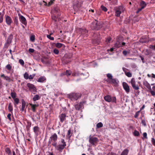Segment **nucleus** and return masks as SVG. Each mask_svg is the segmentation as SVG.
I'll return each mask as SVG.
<instances>
[{
  "label": "nucleus",
  "mask_w": 155,
  "mask_h": 155,
  "mask_svg": "<svg viewBox=\"0 0 155 155\" xmlns=\"http://www.w3.org/2000/svg\"><path fill=\"white\" fill-rule=\"evenodd\" d=\"M34 51H35L34 49H32V48H29L28 50L31 53L34 52Z\"/></svg>",
  "instance_id": "13d9d810"
},
{
  "label": "nucleus",
  "mask_w": 155,
  "mask_h": 155,
  "mask_svg": "<svg viewBox=\"0 0 155 155\" xmlns=\"http://www.w3.org/2000/svg\"><path fill=\"white\" fill-rule=\"evenodd\" d=\"M32 110L33 112H35V111L36 109L35 107L38 106V104H30Z\"/></svg>",
  "instance_id": "5701e85b"
},
{
  "label": "nucleus",
  "mask_w": 155,
  "mask_h": 155,
  "mask_svg": "<svg viewBox=\"0 0 155 155\" xmlns=\"http://www.w3.org/2000/svg\"><path fill=\"white\" fill-rule=\"evenodd\" d=\"M14 23L16 25H18V17L17 16L15 17L14 19Z\"/></svg>",
  "instance_id": "473e14b6"
},
{
  "label": "nucleus",
  "mask_w": 155,
  "mask_h": 155,
  "mask_svg": "<svg viewBox=\"0 0 155 155\" xmlns=\"http://www.w3.org/2000/svg\"><path fill=\"white\" fill-rule=\"evenodd\" d=\"M96 126L97 128H100L103 127V124L101 122H99L97 124Z\"/></svg>",
  "instance_id": "4c0bfd02"
},
{
  "label": "nucleus",
  "mask_w": 155,
  "mask_h": 155,
  "mask_svg": "<svg viewBox=\"0 0 155 155\" xmlns=\"http://www.w3.org/2000/svg\"><path fill=\"white\" fill-rule=\"evenodd\" d=\"M107 155H117V154L113 152L109 153H108Z\"/></svg>",
  "instance_id": "052dcab7"
},
{
  "label": "nucleus",
  "mask_w": 155,
  "mask_h": 155,
  "mask_svg": "<svg viewBox=\"0 0 155 155\" xmlns=\"http://www.w3.org/2000/svg\"><path fill=\"white\" fill-rule=\"evenodd\" d=\"M13 38V35L11 34L8 37L6 40V42L5 44H7L8 45L10 44L12 42V40Z\"/></svg>",
  "instance_id": "ddd939ff"
},
{
  "label": "nucleus",
  "mask_w": 155,
  "mask_h": 155,
  "mask_svg": "<svg viewBox=\"0 0 155 155\" xmlns=\"http://www.w3.org/2000/svg\"><path fill=\"white\" fill-rule=\"evenodd\" d=\"M26 105V102L24 99L21 100V110L23 112L24 110Z\"/></svg>",
  "instance_id": "a211bd4d"
},
{
  "label": "nucleus",
  "mask_w": 155,
  "mask_h": 155,
  "mask_svg": "<svg viewBox=\"0 0 155 155\" xmlns=\"http://www.w3.org/2000/svg\"><path fill=\"white\" fill-rule=\"evenodd\" d=\"M8 109L10 112L12 113L13 107L11 103H10L8 105Z\"/></svg>",
  "instance_id": "2f4dec72"
},
{
  "label": "nucleus",
  "mask_w": 155,
  "mask_h": 155,
  "mask_svg": "<svg viewBox=\"0 0 155 155\" xmlns=\"http://www.w3.org/2000/svg\"><path fill=\"white\" fill-rule=\"evenodd\" d=\"M46 80V79L45 77L42 76L40 77L39 78H38L37 81L38 82L42 83L44 81H45Z\"/></svg>",
  "instance_id": "b1692460"
},
{
  "label": "nucleus",
  "mask_w": 155,
  "mask_h": 155,
  "mask_svg": "<svg viewBox=\"0 0 155 155\" xmlns=\"http://www.w3.org/2000/svg\"><path fill=\"white\" fill-rule=\"evenodd\" d=\"M107 77V79L106 80L107 82L109 81L110 80L112 79L113 78V76L112 74L110 73H108L106 75Z\"/></svg>",
  "instance_id": "c85d7f7f"
},
{
  "label": "nucleus",
  "mask_w": 155,
  "mask_h": 155,
  "mask_svg": "<svg viewBox=\"0 0 155 155\" xmlns=\"http://www.w3.org/2000/svg\"><path fill=\"white\" fill-rule=\"evenodd\" d=\"M131 83L132 86L133 88L135 90H138L139 88L138 86L136 85V82L135 79L134 78H132L131 81Z\"/></svg>",
  "instance_id": "1a4fd4ad"
},
{
  "label": "nucleus",
  "mask_w": 155,
  "mask_h": 155,
  "mask_svg": "<svg viewBox=\"0 0 155 155\" xmlns=\"http://www.w3.org/2000/svg\"><path fill=\"white\" fill-rule=\"evenodd\" d=\"M34 132L35 134L38 135L40 132V128L38 126H35L33 128Z\"/></svg>",
  "instance_id": "dca6fc26"
},
{
  "label": "nucleus",
  "mask_w": 155,
  "mask_h": 155,
  "mask_svg": "<svg viewBox=\"0 0 155 155\" xmlns=\"http://www.w3.org/2000/svg\"><path fill=\"white\" fill-rule=\"evenodd\" d=\"M101 8L102 10L103 11H104L105 12H106L107 10V8L103 5H102L101 6Z\"/></svg>",
  "instance_id": "a19ab883"
},
{
  "label": "nucleus",
  "mask_w": 155,
  "mask_h": 155,
  "mask_svg": "<svg viewBox=\"0 0 155 155\" xmlns=\"http://www.w3.org/2000/svg\"><path fill=\"white\" fill-rule=\"evenodd\" d=\"M98 140L97 138L95 137H91L89 139V142L93 145L97 143Z\"/></svg>",
  "instance_id": "9b49d317"
},
{
  "label": "nucleus",
  "mask_w": 155,
  "mask_h": 155,
  "mask_svg": "<svg viewBox=\"0 0 155 155\" xmlns=\"http://www.w3.org/2000/svg\"><path fill=\"white\" fill-rule=\"evenodd\" d=\"M141 123L143 124V125L144 126H146V124L145 120H142L141 121Z\"/></svg>",
  "instance_id": "6e6d98bb"
},
{
  "label": "nucleus",
  "mask_w": 155,
  "mask_h": 155,
  "mask_svg": "<svg viewBox=\"0 0 155 155\" xmlns=\"http://www.w3.org/2000/svg\"><path fill=\"white\" fill-rule=\"evenodd\" d=\"M34 77V75H30L28 77V78L30 79H33Z\"/></svg>",
  "instance_id": "680f3d73"
},
{
  "label": "nucleus",
  "mask_w": 155,
  "mask_h": 155,
  "mask_svg": "<svg viewBox=\"0 0 155 155\" xmlns=\"http://www.w3.org/2000/svg\"><path fill=\"white\" fill-rule=\"evenodd\" d=\"M122 84L123 88L126 93H129L130 91V89L128 85L125 82H123Z\"/></svg>",
  "instance_id": "9d476101"
},
{
  "label": "nucleus",
  "mask_w": 155,
  "mask_h": 155,
  "mask_svg": "<svg viewBox=\"0 0 155 155\" xmlns=\"http://www.w3.org/2000/svg\"><path fill=\"white\" fill-rule=\"evenodd\" d=\"M81 96V94L79 93H72L68 95V97L72 101L77 100Z\"/></svg>",
  "instance_id": "7ed1b4c3"
},
{
  "label": "nucleus",
  "mask_w": 155,
  "mask_h": 155,
  "mask_svg": "<svg viewBox=\"0 0 155 155\" xmlns=\"http://www.w3.org/2000/svg\"><path fill=\"white\" fill-rule=\"evenodd\" d=\"M123 70L124 72L125 75L128 77L130 78L132 76V74L130 72H127V71L128 70L127 69L125 68H123Z\"/></svg>",
  "instance_id": "f3484780"
},
{
  "label": "nucleus",
  "mask_w": 155,
  "mask_h": 155,
  "mask_svg": "<svg viewBox=\"0 0 155 155\" xmlns=\"http://www.w3.org/2000/svg\"><path fill=\"white\" fill-rule=\"evenodd\" d=\"M55 1V0H51L50 1V2H48V6H50L51 5L53 4L54 1Z\"/></svg>",
  "instance_id": "8fccbe9b"
},
{
  "label": "nucleus",
  "mask_w": 155,
  "mask_h": 155,
  "mask_svg": "<svg viewBox=\"0 0 155 155\" xmlns=\"http://www.w3.org/2000/svg\"><path fill=\"white\" fill-rule=\"evenodd\" d=\"M3 20V15H2L0 17V23L2 22Z\"/></svg>",
  "instance_id": "5fc2aeb1"
},
{
  "label": "nucleus",
  "mask_w": 155,
  "mask_h": 155,
  "mask_svg": "<svg viewBox=\"0 0 155 155\" xmlns=\"http://www.w3.org/2000/svg\"><path fill=\"white\" fill-rule=\"evenodd\" d=\"M145 105L144 104L143 105L142 107H141V108H140L139 111H141L142 110H143L145 108Z\"/></svg>",
  "instance_id": "e2e57ef3"
},
{
  "label": "nucleus",
  "mask_w": 155,
  "mask_h": 155,
  "mask_svg": "<svg viewBox=\"0 0 155 155\" xmlns=\"http://www.w3.org/2000/svg\"><path fill=\"white\" fill-rule=\"evenodd\" d=\"M146 53H145L146 55H148L149 54V52L147 49L146 50Z\"/></svg>",
  "instance_id": "774afa93"
},
{
  "label": "nucleus",
  "mask_w": 155,
  "mask_h": 155,
  "mask_svg": "<svg viewBox=\"0 0 155 155\" xmlns=\"http://www.w3.org/2000/svg\"><path fill=\"white\" fill-rule=\"evenodd\" d=\"M11 95L12 97L13 98H15V97H16V94L15 92H11Z\"/></svg>",
  "instance_id": "58836bf2"
},
{
  "label": "nucleus",
  "mask_w": 155,
  "mask_h": 155,
  "mask_svg": "<svg viewBox=\"0 0 155 155\" xmlns=\"http://www.w3.org/2000/svg\"><path fill=\"white\" fill-rule=\"evenodd\" d=\"M53 52L54 53L56 54H58L59 53V50L56 48H54V49Z\"/></svg>",
  "instance_id": "79ce46f5"
},
{
  "label": "nucleus",
  "mask_w": 155,
  "mask_h": 155,
  "mask_svg": "<svg viewBox=\"0 0 155 155\" xmlns=\"http://www.w3.org/2000/svg\"><path fill=\"white\" fill-rule=\"evenodd\" d=\"M65 75L67 76H68L71 75V72L70 70H67L65 72Z\"/></svg>",
  "instance_id": "f704fd0d"
},
{
  "label": "nucleus",
  "mask_w": 155,
  "mask_h": 155,
  "mask_svg": "<svg viewBox=\"0 0 155 155\" xmlns=\"http://www.w3.org/2000/svg\"><path fill=\"white\" fill-rule=\"evenodd\" d=\"M111 38H107L106 40V42L107 43L109 42Z\"/></svg>",
  "instance_id": "0e129e2a"
},
{
  "label": "nucleus",
  "mask_w": 155,
  "mask_h": 155,
  "mask_svg": "<svg viewBox=\"0 0 155 155\" xmlns=\"http://www.w3.org/2000/svg\"><path fill=\"white\" fill-rule=\"evenodd\" d=\"M149 47L150 48L155 50V45H150Z\"/></svg>",
  "instance_id": "3c124183"
},
{
  "label": "nucleus",
  "mask_w": 155,
  "mask_h": 155,
  "mask_svg": "<svg viewBox=\"0 0 155 155\" xmlns=\"http://www.w3.org/2000/svg\"><path fill=\"white\" fill-rule=\"evenodd\" d=\"M115 16L117 17L120 16V14L122 12L124 11L125 8L122 6H119L115 8Z\"/></svg>",
  "instance_id": "39448f33"
},
{
  "label": "nucleus",
  "mask_w": 155,
  "mask_h": 155,
  "mask_svg": "<svg viewBox=\"0 0 155 155\" xmlns=\"http://www.w3.org/2000/svg\"><path fill=\"white\" fill-rule=\"evenodd\" d=\"M66 115L65 114L62 113L59 116V117L60 118V121L61 123H63L64 120H66Z\"/></svg>",
  "instance_id": "f8f14e48"
},
{
  "label": "nucleus",
  "mask_w": 155,
  "mask_h": 155,
  "mask_svg": "<svg viewBox=\"0 0 155 155\" xmlns=\"http://www.w3.org/2000/svg\"><path fill=\"white\" fill-rule=\"evenodd\" d=\"M65 75V72H63V73H61V74L60 76L61 77H62Z\"/></svg>",
  "instance_id": "338daca9"
},
{
  "label": "nucleus",
  "mask_w": 155,
  "mask_h": 155,
  "mask_svg": "<svg viewBox=\"0 0 155 155\" xmlns=\"http://www.w3.org/2000/svg\"><path fill=\"white\" fill-rule=\"evenodd\" d=\"M5 68L9 71V72L11 71L12 66L10 64H8L5 66Z\"/></svg>",
  "instance_id": "7c9ffc66"
},
{
  "label": "nucleus",
  "mask_w": 155,
  "mask_h": 155,
  "mask_svg": "<svg viewBox=\"0 0 155 155\" xmlns=\"http://www.w3.org/2000/svg\"><path fill=\"white\" fill-rule=\"evenodd\" d=\"M80 31L81 35H84L86 37H87V33L88 31L86 29L81 28L80 29Z\"/></svg>",
  "instance_id": "aec40b11"
},
{
  "label": "nucleus",
  "mask_w": 155,
  "mask_h": 155,
  "mask_svg": "<svg viewBox=\"0 0 155 155\" xmlns=\"http://www.w3.org/2000/svg\"><path fill=\"white\" fill-rule=\"evenodd\" d=\"M104 99L106 101L108 102H112L115 103H116V99L115 97H112L110 95H107L104 97Z\"/></svg>",
  "instance_id": "423d86ee"
},
{
  "label": "nucleus",
  "mask_w": 155,
  "mask_h": 155,
  "mask_svg": "<svg viewBox=\"0 0 155 155\" xmlns=\"http://www.w3.org/2000/svg\"><path fill=\"white\" fill-rule=\"evenodd\" d=\"M107 82L110 83L114 86H117V82L116 79L115 78H112V79L110 80Z\"/></svg>",
  "instance_id": "2eb2a0df"
},
{
  "label": "nucleus",
  "mask_w": 155,
  "mask_h": 155,
  "mask_svg": "<svg viewBox=\"0 0 155 155\" xmlns=\"http://www.w3.org/2000/svg\"><path fill=\"white\" fill-rule=\"evenodd\" d=\"M129 150L127 149H125L121 153L120 155H127Z\"/></svg>",
  "instance_id": "c756f323"
},
{
  "label": "nucleus",
  "mask_w": 155,
  "mask_h": 155,
  "mask_svg": "<svg viewBox=\"0 0 155 155\" xmlns=\"http://www.w3.org/2000/svg\"><path fill=\"white\" fill-rule=\"evenodd\" d=\"M147 5L146 3L143 1H142L140 3V6L142 8V9H143L145 8Z\"/></svg>",
  "instance_id": "cd10ccee"
},
{
  "label": "nucleus",
  "mask_w": 155,
  "mask_h": 155,
  "mask_svg": "<svg viewBox=\"0 0 155 155\" xmlns=\"http://www.w3.org/2000/svg\"><path fill=\"white\" fill-rule=\"evenodd\" d=\"M103 22L95 20L91 23V28L92 30H98L102 27Z\"/></svg>",
  "instance_id": "f03ea898"
},
{
  "label": "nucleus",
  "mask_w": 155,
  "mask_h": 155,
  "mask_svg": "<svg viewBox=\"0 0 155 155\" xmlns=\"http://www.w3.org/2000/svg\"><path fill=\"white\" fill-rule=\"evenodd\" d=\"M140 112V111L139 110L135 114L134 116V117L135 118H137L138 117Z\"/></svg>",
  "instance_id": "a18cd8bd"
},
{
  "label": "nucleus",
  "mask_w": 155,
  "mask_h": 155,
  "mask_svg": "<svg viewBox=\"0 0 155 155\" xmlns=\"http://www.w3.org/2000/svg\"><path fill=\"white\" fill-rule=\"evenodd\" d=\"M30 40L34 42L35 40V36L34 35H32L31 36L30 38Z\"/></svg>",
  "instance_id": "c03bdc74"
},
{
  "label": "nucleus",
  "mask_w": 155,
  "mask_h": 155,
  "mask_svg": "<svg viewBox=\"0 0 155 155\" xmlns=\"http://www.w3.org/2000/svg\"><path fill=\"white\" fill-rule=\"evenodd\" d=\"M20 21L24 25H26L27 22L26 18L22 15H20L19 17Z\"/></svg>",
  "instance_id": "4468645a"
},
{
  "label": "nucleus",
  "mask_w": 155,
  "mask_h": 155,
  "mask_svg": "<svg viewBox=\"0 0 155 155\" xmlns=\"http://www.w3.org/2000/svg\"><path fill=\"white\" fill-rule=\"evenodd\" d=\"M52 145L54 147L55 149L59 152H61L63 150L66 146V144L64 139H61L59 141L58 144L57 145V143L56 142H52Z\"/></svg>",
  "instance_id": "f257e3e1"
},
{
  "label": "nucleus",
  "mask_w": 155,
  "mask_h": 155,
  "mask_svg": "<svg viewBox=\"0 0 155 155\" xmlns=\"http://www.w3.org/2000/svg\"><path fill=\"white\" fill-rule=\"evenodd\" d=\"M0 77L3 78L4 79L8 82H10L11 81V79L10 77L8 76L5 75L4 74H3L1 75Z\"/></svg>",
  "instance_id": "412c9836"
},
{
  "label": "nucleus",
  "mask_w": 155,
  "mask_h": 155,
  "mask_svg": "<svg viewBox=\"0 0 155 155\" xmlns=\"http://www.w3.org/2000/svg\"><path fill=\"white\" fill-rule=\"evenodd\" d=\"M82 106L81 103H78L74 105L75 109L78 110H80L82 108Z\"/></svg>",
  "instance_id": "4be33fe9"
},
{
  "label": "nucleus",
  "mask_w": 155,
  "mask_h": 155,
  "mask_svg": "<svg viewBox=\"0 0 155 155\" xmlns=\"http://www.w3.org/2000/svg\"><path fill=\"white\" fill-rule=\"evenodd\" d=\"M58 136L56 133H54L52 134L50 137L49 141L48 143V146L50 147V145L52 142H56L58 139Z\"/></svg>",
  "instance_id": "20e7f679"
},
{
  "label": "nucleus",
  "mask_w": 155,
  "mask_h": 155,
  "mask_svg": "<svg viewBox=\"0 0 155 155\" xmlns=\"http://www.w3.org/2000/svg\"><path fill=\"white\" fill-rule=\"evenodd\" d=\"M147 134L146 132H144L143 134V136L144 138L145 139H147Z\"/></svg>",
  "instance_id": "864d4df0"
},
{
  "label": "nucleus",
  "mask_w": 155,
  "mask_h": 155,
  "mask_svg": "<svg viewBox=\"0 0 155 155\" xmlns=\"http://www.w3.org/2000/svg\"><path fill=\"white\" fill-rule=\"evenodd\" d=\"M124 56H126L127 54V52L126 51H123L122 52Z\"/></svg>",
  "instance_id": "bf43d9fd"
},
{
  "label": "nucleus",
  "mask_w": 155,
  "mask_h": 155,
  "mask_svg": "<svg viewBox=\"0 0 155 155\" xmlns=\"http://www.w3.org/2000/svg\"><path fill=\"white\" fill-rule=\"evenodd\" d=\"M27 86L28 87L29 91L31 92H36V87L33 84L28 83L27 84Z\"/></svg>",
  "instance_id": "6e6552de"
},
{
  "label": "nucleus",
  "mask_w": 155,
  "mask_h": 155,
  "mask_svg": "<svg viewBox=\"0 0 155 155\" xmlns=\"http://www.w3.org/2000/svg\"><path fill=\"white\" fill-rule=\"evenodd\" d=\"M5 151L6 153L8 155H12V152L9 148H6L5 149Z\"/></svg>",
  "instance_id": "393cba45"
},
{
  "label": "nucleus",
  "mask_w": 155,
  "mask_h": 155,
  "mask_svg": "<svg viewBox=\"0 0 155 155\" xmlns=\"http://www.w3.org/2000/svg\"><path fill=\"white\" fill-rule=\"evenodd\" d=\"M86 102V101H82L81 102H80L79 103H81L82 106H83V104H84Z\"/></svg>",
  "instance_id": "69168bd1"
},
{
  "label": "nucleus",
  "mask_w": 155,
  "mask_h": 155,
  "mask_svg": "<svg viewBox=\"0 0 155 155\" xmlns=\"http://www.w3.org/2000/svg\"><path fill=\"white\" fill-rule=\"evenodd\" d=\"M41 98V97L38 95H35L33 98V100L35 101H36L39 100Z\"/></svg>",
  "instance_id": "bb28decb"
},
{
  "label": "nucleus",
  "mask_w": 155,
  "mask_h": 155,
  "mask_svg": "<svg viewBox=\"0 0 155 155\" xmlns=\"http://www.w3.org/2000/svg\"><path fill=\"white\" fill-rule=\"evenodd\" d=\"M151 143L155 147V139L153 138H151Z\"/></svg>",
  "instance_id": "09e8293b"
},
{
  "label": "nucleus",
  "mask_w": 155,
  "mask_h": 155,
  "mask_svg": "<svg viewBox=\"0 0 155 155\" xmlns=\"http://www.w3.org/2000/svg\"><path fill=\"white\" fill-rule=\"evenodd\" d=\"M15 104H18L19 102V100L18 98H15L13 99Z\"/></svg>",
  "instance_id": "ea45409f"
},
{
  "label": "nucleus",
  "mask_w": 155,
  "mask_h": 155,
  "mask_svg": "<svg viewBox=\"0 0 155 155\" xmlns=\"http://www.w3.org/2000/svg\"><path fill=\"white\" fill-rule=\"evenodd\" d=\"M19 62L22 66H23L25 64L24 61L21 59H20L19 60Z\"/></svg>",
  "instance_id": "49530a36"
},
{
  "label": "nucleus",
  "mask_w": 155,
  "mask_h": 155,
  "mask_svg": "<svg viewBox=\"0 0 155 155\" xmlns=\"http://www.w3.org/2000/svg\"><path fill=\"white\" fill-rule=\"evenodd\" d=\"M47 37L49 38V39L53 40H54V38L53 37H52L51 36V35H47Z\"/></svg>",
  "instance_id": "de8ad7c7"
},
{
  "label": "nucleus",
  "mask_w": 155,
  "mask_h": 155,
  "mask_svg": "<svg viewBox=\"0 0 155 155\" xmlns=\"http://www.w3.org/2000/svg\"><path fill=\"white\" fill-rule=\"evenodd\" d=\"M63 45V44L60 43H57L55 44L56 47L58 48L61 47Z\"/></svg>",
  "instance_id": "c9c22d12"
},
{
  "label": "nucleus",
  "mask_w": 155,
  "mask_h": 155,
  "mask_svg": "<svg viewBox=\"0 0 155 155\" xmlns=\"http://www.w3.org/2000/svg\"><path fill=\"white\" fill-rule=\"evenodd\" d=\"M150 92L152 96H155V92H154V91H153L151 90H150Z\"/></svg>",
  "instance_id": "4d7b16f0"
},
{
  "label": "nucleus",
  "mask_w": 155,
  "mask_h": 155,
  "mask_svg": "<svg viewBox=\"0 0 155 155\" xmlns=\"http://www.w3.org/2000/svg\"><path fill=\"white\" fill-rule=\"evenodd\" d=\"M11 114H8L7 115V117L9 119V120L10 121H12V119L11 118Z\"/></svg>",
  "instance_id": "603ef678"
},
{
  "label": "nucleus",
  "mask_w": 155,
  "mask_h": 155,
  "mask_svg": "<svg viewBox=\"0 0 155 155\" xmlns=\"http://www.w3.org/2000/svg\"><path fill=\"white\" fill-rule=\"evenodd\" d=\"M133 134L135 136H138L140 135V133L138 131L135 130L133 133Z\"/></svg>",
  "instance_id": "e433bc0d"
},
{
  "label": "nucleus",
  "mask_w": 155,
  "mask_h": 155,
  "mask_svg": "<svg viewBox=\"0 0 155 155\" xmlns=\"http://www.w3.org/2000/svg\"><path fill=\"white\" fill-rule=\"evenodd\" d=\"M24 78L25 79H27L28 78V74L27 72H25L24 75Z\"/></svg>",
  "instance_id": "37998d69"
},
{
  "label": "nucleus",
  "mask_w": 155,
  "mask_h": 155,
  "mask_svg": "<svg viewBox=\"0 0 155 155\" xmlns=\"http://www.w3.org/2000/svg\"><path fill=\"white\" fill-rule=\"evenodd\" d=\"M143 85L146 87H147L148 89L150 90H151L150 85L147 81H144L143 82Z\"/></svg>",
  "instance_id": "6ab92c4d"
},
{
  "label": "nucleus",
  "mask_w": 155,
  "mask_h": 155,
  "mask_svg": "<svg viewBox=\"0 0 155 155\" xmlns=\"http://www.w3.org/2000/svg\"><path fill=\"white\" fill-rule=\"evenodd\" d=\"M114 46L116 48H118L121 46V45L119 42H117L114 44Z\"/></svg>",
  "instance_id": "72a5a7b5"
},
{
  "label": "nucleus",
  "mask_w": 155,
  "mask_h": 155,
  "mask_svg": "<svg viewBox=\"0 0 155 155\" xmlns=\"http://www.w3.org/2000/svg\"><path fill=\"white\" fill-rule=\"evenodd\" d=\"M5 21L6 24L8 26H10L13 22L12 18L8 15H5Z\"/></svg>",
  "instance_id": "0eeeda50"
},
{
  "label": "nucleus",
  "mask_w": 155,
  "mask_h": 155,
  "mask_svg": "<svg viewBox=\"0 0 155 155\" xmlns=\"http://www.w3.org/2000/svg\"><path fill=\"white\" fill-rule=\"evenodd\" d=\"M71 129H69L68 131V133L67 134L66 136V137L68 139H70L71 137Z\"/></svg>",
  "instance_id": "a878e982"
}]
</instances>
